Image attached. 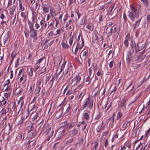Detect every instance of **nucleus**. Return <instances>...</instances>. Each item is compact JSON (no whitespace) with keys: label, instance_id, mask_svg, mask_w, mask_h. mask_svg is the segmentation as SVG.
<instances>
[{"label":"nucleus","instance_id":"1","mask_svg":"<svg viewBox=\"0 0 150 150\" xmlns=\"http://www.w3.org/2000/svg\"><path fill=\"white\" fill-rule=\"evenodd\" d=\"M141 8V5H139L138 8V12L134 7L130 6L131 11H128L127 16L132 21L134 22L135 21V18L137 19L139 17V13H141L142 9Z\"/></svg>","mask_w":150,"mask_h":150},{"label":"nucleus","instance_id":"2","mask_svg":"<svg viewBox=\"0 0 150 150\" xmlns=\"http://www.w3.org/2000/svg\"><path fill=\"white\" fill-rule=\"evenodd\" d=\"M30 30V36L33 39V41H36L38 38L37 30H35L33 28V25L32 22L28 23Z\"/></svg>","mask_w":150,"mask_h":150},{"label":"nucleus","instance_id":"3","mask_svg":"<svg viewBox=\"0 0 150 150\" xmlns=\"http://www.w3.org/2000/svg\"><path fill=\"white\" fill-rule=\"evenodd\" d=\"M93 99H90L89 97L86 98L84 102L83 107L81 108V110L84 109L87 107H88L90 109H92L93 106Z\"/></svg>","mask_w":150,"mask_h":150},{"label":"nucleus","instance_id":"4","mask_svg":"<svg viewBox=\"0 0 150 150\" xmlns=\"http://www.w3.org/2000/svg\"><path fill=\"white\" fill-rule=\"evenodd\" d=\"M130 45L131 46V48H135V50L136 52H137L142 50L143 47H140L139 46L138 44H136L135 42L133 40H131Z\"/></svg>","mask_w":150,"mask_h":150},{"label":"nucleus","instance_id":"5","mask_svg":"<svg viewBox=\"0 0 150 150\" xmlns=\"http://www.w3.org/2000/svg\"><path fill=\"white\" fill-rule=\"evenodd\" d=\"M36 142L35 139H31L28 142H25V144L26 146H28V149H31L35 146Z\"/></svg>","mask_w":150,"mask_h":150},{"label":"nucleus","instance_id":"6","mask_svg":"<svg viewBox=\"0 0 150 150\" xmlns=\"http://www.w3.org/2000/svg\"><path fill=\"white\" fill-rule=\"evenodd\" d=\"M81 35L80 34H79L78 36L77 43V44L79 43V45H80L79 47L80 50H81L83 47L84 44V41L82 37H81Z\"/></svg>","mask_w":150,"mask_h":150},{"label":"nucleus","instance_id":"7","mask_svg":"<svg viewBox=\"0 0 150 150\" xmlns=\"http://www.w3.org/2000/svg\"><path fill=\"white\" fill-rule=\"evenodd\" d=\"M88 55V50L86 49H84L81 52L80 58L82 60H84L87 58Z\"/></svg>","mask_w":150,"mask_h":150},{"label":"nucleus","instance_id":"8","mask_svg":"<svg viewBox=\"0 0 150 150\" xmlns=\"http://www.w3.org/2000/svg\"><path fill=\"white\" fill-rule=\"evenodd\" d=\"M81 79V76L79 75H76L75 77L73 78L72 80V83L73 82H75V84L76 86L80 83V81Z\"/></svg>","mask_w":150,"mask_h":150},{"label":"nucleus","instance_id":"9","mask_svg":"<svg viewBox=\"0 0 150 150\" xmlns=\"http://www.w3.org/2000/svg\"><path fill=\"white\" fill-rule=\"evenodd\" d=\"M130 38V35L129 33L126 36L125 40L124 41V44L125 46L128 47L129 45V41Z\"/></svg>","mask_w":150,"mask_h":150},{"label":"nucleus","instance_id":"10","mask_svg":"<svg viewBox=\"0 0 150 150\" xmlns=\"http://www.w3.org/2000/svg\"><path fill=\"white\" fill-rule=\"evenodd\" d=\"M78 132V130L76 128L68 131V134L69 136L73 137L76 136Z\"/></svg>","mask_w":150,"mask_h":150},{"label":"nucleus","instance_id":"11","mask_svg":"<svg viewBox=\"0 0 150 150\" xmlns=\"http://www.w3.org/2000/svg\"><path fill=\"white\" fill-rule=\"evenodd\" d=\"M127 101V99L124 98L122 99L120 101L119 104L118 105V108H121L123 107H126V103Z\"/></svg>","mask_w":150,"mask_h":150},{"label":"nucleus","instance_id":"12","mask_svg":"<svg viewBox=\"0 0 150 150\" xmlns=\"http://www.w3.org/2000/svg\"><path fill=\"white\" fill-rule=\"evenodd\" d=\"M16 8V5H13L9 9V14L11 16V18L13 15L14 14V12L15 11Z\"/></svg>","mask_w":150,"mask_h":150},{"label":"nucleus","instance_id":"13","mask_svg":"<svg viewBox=\"0 0 150 150\" xmlns=\"http://www.w3.org/2000/svg\"><path fill=\"white\" fill-rule=\"evenodd\" d=\"M7 100L3 96L1 97L0 98V106H2L6 105L7 104Z\"/></svg>","mask_w":150,"mask_h":150},{"label":"nucleus","instance_id":"14","mask_svg":"<svg viewBox=\"0 0 150 150\" xmlns=\"http://www.w3.org/2000/svg\"><path fill=\"white\" fill-rule=\"evenodd\" d=\"M10 37V36L9 34V32H8L3 38V41L4 42V45H5L6 42L8 40Z\"/></svg>","mask_w":150,"mask_h":150},{"label":"nucleus","instance_id":"15","mask_svg":"<svg viewBox=\"0 0 150 150\" xmlns=\"http://www.w3.org/2000/svg\"><path fill=\"white\" fill-rule=\"evenodd\" d=\"M43 127V130H45V128L46 129V131H45L46 135H48V134L51 132V127H50L49 126V125H46V126L45 127H44V126Z\"/></svg>","mask_w":150,"mask_h":150},{"label":"nucleus","instance_id":"16","mask_svg":"<svg viewBox=\"0 0 150 150\" xmlns=\"http://www.w3.org/2000/svg\"><path fill=\"white\" fill-rule=\"evenodd\" d=\"M65 132V130L64 129L62 131L59 132L58 133L57 139H59L62 137L64 135V133Z\"/></svg>","mask_w":150,"mask_h":150},{"label":"nucleus","instance_id":"17","mask_svg":"<svg viewBox=\"0 0 150 150\" xmlns=\"http://www.w3.org/2000/svg\"><path fill=\"white\" fill-rule=\"evenodd\" d=\"M141 19L142 18H141L140 19L136 21L134 23V29H135L136 28H137L139 26Z\"/></svg>","mask_w":150,"mask_h":150},{"label":"nucleus","instance_id":"18","mask_svg":"<svg viewBox=\"0 0 150 150\" xmlns=\"http://www.w3.org/2000/svg\"><path fill=\"white\" fill-rule=\"evenodd\" d=\"M86 28L91 31H92L94 29V26L91 23H89L86 25Z\"/></svg>","mask_w":150,"mask_h":150},{"label":"nucleus","instance_id":"19","mask_svg":"<svg viewBox=\"0 0 150 150\" xmlns=\"http://www.w3.org/2000/svg\"><path fill=\"white\" fill-rule=\"evenodd\" d=\"M29 115V112L27 110L23 113V116L21 117L24 119H26Z\"/></svg>","mask_w":150,"mask_h":150},{"label":"nucleus","instance_id":"20","mask_svg":"<svg viewBox=\"0 0 150 150\" xmlns=\"http://www.w3.org/2000/svg\"><path fill=\"white\" fill-rule=\"evenodd\" d=\"M32 16L31 18L33 21H34L35 18L37 17V12L34 11L33 10L32 11Z\"/></svg>","mask_w":150,"mask_h":150},{"label":"nucleus","instance_id":"21","mask_svg":"<svg viewBox=\"0 0 150 150\" xmlns=\"http://www.w3.org/2000/svg\"><path fill=\"white\" fill-rule=\"evenodd\" d=\"M62 47L65 49H68L69 47V46L67 41L63 42L61 44Z\"/></svg>","mask_w":150,"mask_h":150},{"label":"nucleus","instance_id":"22","mask_svg":"<svg viewBox=\"0 0 150 150\" xmlns=\"http://www.w3.org/2000/svg\"><path fill=\"white\" fill-rule=\"evenodd\" d=\"M21 16L23 18V22H25L27 20V16L26 15L25 13L22 12L21 13Z\"/></svg>","mask_w":150,"mask_h":150},{"label":"nucleus","instance_id":"23","mask_svg":"<svg viewBox=\"0 0 150 150\" xmlns=\"http://www.w3.org/2000/svg\"><path fill=\"white\" fill-rule=\"evenodd\" d=\"M130 123H129V121L125 122V123L123 124L122 128L123 130H125L128 127L130 126Z\"/></svg>","mask_w":150,"mask_h":150},{"label":"nucleus","instance_id":"24","mask_svg":"<svg viewBox=\"0 0 150 150\" xmlns=\"http://www.w3.org/2000/svg\"><path fill=\"white\" fill-rule=\"evenodd\" d=\"M112 33H113L112 28L108 27L106 30V33L108 35L110 34V35Z\"/></svg>","mask_w":150,"mask_h":150},{"label":"nucleus","instance_id":"25","mask_svg":"<svg viewBox=\"0 0 150 150\" xmlns=\"http://www.w3.org/2000/svg\"><path fill=\"white\" fill-rule=\"evenodd\" d=\"M75 123L73 122L69 123L67 129L68 130H71L72 128L75 126Z\"/></svg>","mask_w":150,"mask_h":150},{"label":"nucleus","instance_id":"26","mask_svg":"<svg viewBox=\"0 0 150 150\" xmlns=\"http://www.w3.org/2000/svg\"><path fill=\"white\" fill-rule=\"evenodd\" d=\"M87 125L85 121H83L81 122V126L82 127V131H83L85 129Z\"/></svg>","mask_w":150,"mask_h":150},{"label":"nucleus","instance_id":"27","mask_svg":"<svg viewBox=\"0 0 150 150\" xmlns=\"http://www.w3.org/2000/svg\"><path fill=\"white\" fill-rule=\"evenodd\" d=\"M86 91L85 92L83 91L81 92V93L79 94V96H78V98L79 99H80V100L81 101L84 95L85 94Z\"/></svg>","mask_w":150,"mask_h":150},{"label":"nucleus","instance_id":"28","mask_svg":"<svg viewBox=\"0 0 150 150\" xmlns=\"http://www.w3.org/2000/svg\"><path fill=\"white\" fill-rule=\"evenodd\" d=\"M45 22H46L45 18H42L40 22V25L41 26V29H42V30L43 28Z\"/></svg>","mask_w":150,"mask_h":150},{"label":"nucleus","instance_id":"29","mask_svg":"<svg viewBox=\"0 0 150 150\" xmlns=\"http://www.w3.org/2000/svg\"><path fill=\"white\" fill-rule=\"evenodd\" d=\"M73 140L74 138H72L68 140H66L64 141V143L65 144L67 145H68L69 144L72 143L73 142Z\"/></svg>","mask_w":150,"mask_h":150},{"label":"nucleus","instance_id":"30","mask_svg":"<svg viewBox=\"0 0 150 150\" xmlns=\"http://www.w3.org/2000/svg\"><path fill=\"white\" fill-rule=\"evenodd\" d=\"M134 49L133 48H130L127 52V56H131L132 54L134 52Z\"/></svg>","mask_w":150,"mask_h":150},{"label":"nucleus","instance_id":"31","mask_svg":"<svg viewBox=\"0 0 150 150\" xmlns=\"http://www.w3.org/2000/svg\"><path fill=\"white\" fill-rule=\"evenodd\" d=\"M50 14L52 17H54L56 16V13L54 9L50 8Z\"/></svg>","mask_w":150,"mask_h":150},{"label":"nucleus","instance_id":"32","mask_svg":"<svg viewBox=\"0 0 150 150\" xmlns=\"http://www.w3.org/2000/svg\"><path fill=\"white\" fill-rule=\"evenodd\" d=\"M19 10L23 11L25 10V8L22 5V3L21 1H19Z\"/></svg>","mask_w":150,"mask_h":150},{"label":"nucleus","instance_id":"33","mask_svg":"<svg viewBox=\"0 0 150 150\" xmlns=\"http://www.w3.org/2000/svg\"><path fill=\"white\" fill-rule=\"evenodd\" d=\"M142 1L144 4V6L145 7H147L148 6L149 1V0H140Z\"/></svg>","mask_w":150,"mask_h":150},{"label":"nucleus","instance_id":"34","mask_svg":"<svg viewBox=\"0 0 150 150\" xmlns=\"http://www.w3.org/2000/svg\"><path fill=\"white\" fill-rule=\"evenodd\" d=\"M85 17H83L80 20L79 22V24L81 25H83L86 21Z\"/></svg>","mask_w":150,"mask_h":150},{"label":"nucleus","instance_id":"35","mask_svg":"<svg viewBox=\"0 0 150 150\" xmlns=\"http://www.w3.org/2000/svg\"><path fill=\"white\" fill-rule=\"evenodd\" d=\"M74 38V35H72V36L71 35L70 38L69 39V42L70 45L71 46L72 44L73 40Z\"/></svg>","mask_w":150,"mask_h":150},{"label":"nucleus","instance_id":"36","mask_svg":"<svg viewBox=\"0 0 150 150\" xmlns=\"http://www.w3.org/2000/svg\"><path fill=\"white\" fill-rule=\"evenodd\" d=\"M123 18L124 19V21L125 23H126L127 21L129 22V21L128 20L127 17V16L125 12L123 14Z\"/></svg>","mask_w":150,"mask_h":150},{"label":"nucleus","instance_id":"37","mask_svg":"<svg viewBox=\"0 0 150 150\" xmlns=\"http://www.w3.org/2000/svg\"><path fill=\"white\" fill-rule=\"evenodd\" d=\"M145 55L140 54L138 56V58L139 60L142 61L145 58Z\"/></svg>","mask_w":150,"mask_h":150},{"label":"nucleus","instance_id":"38","mask_svg":"<svg viewBox=\"0 0 150 150\" xmlns=\"http://www.w3.org/2000/svg\"><path fill=\"white\" fill-rule=\"evenodd\" d=\"M28 134L30 137H33L35 136V133L34 132H32L30 131L29 130L28 131Z\"/></svg>","mask_w":150,"mask_h":150},{"label":"nucleus","instance_id":"39","mask_svg":"<svg viewBox=\"0 0 150 150\" xmlns=\"http://www.w3.org/2000/svg\"><path fill=\"white\" fill-rule=\"evenodd\" d=\"M119 134L118 133H116L114 135L111 140V141L112 142H113L116 139H117Z\"/></svg>","mask_w":150,"mask_h":150},{"label":"nucleus","instance_id":"40","mask_svg":"<svg viewBox=\"0 0 150 150\" xmlns=\"http://www.w3.org/2000/svg\"><path fill=\"white\" fill-rule=\"evenodd\" d=\"M79 108V106H77L76 107L74 106L72 108V111L73 113H76L77 109Z\"/></svg>","mask_w":150,"mask_h":150},{"label":"nucleus","instance_id":"41","mask_svg":"<svg viewBox=\"0 0 150 150\" xmlns=\"http://www.w3.org/2000/svg\"><path fill=\"white\" fill-rule=\"evenodd\" d=\"M78 44H79V43L77 44V45H76V47L74 53L76 55L77 53L78 52V51L79 49V47H80V45H79Z\"/></svg>","mask_w":150,"mask_h":150},{"label":"nucleus","instance_id":"42","mask_svg":"<svg viewBox=\"0 0 150 150\" xmlns=\"http://www.w3.org/2000/svg\"><path fill=\"white\" fill-rule=\"evenodd\" d=\"M90 76H88L87 78H86L85 79L84 78L83 80L84 81L86 82H90L91 81V79L90 78Z\"/></svg>","mask_w":150,"mask_h":150},{"label":"nucleus","instance_id":"43","mask_svg":"<svg viewBox=\"0 0 150 150\" xmlns=\"http://www.w3.org/2000/svg\"><path fill=\"white\" fill-rule=\"evenodd\" d=\"M28 130L30 131L34 132L35 129L34 127L32 125H30L28 127Z\"/></svg>","mask_w":150,"mask_h":150},{"label":"nucleus","instance_id":"44","mask_svg":"<svg viewBox=\"0 0 150 150\" xmlns=\"http://www.w3.org/2000/svg\"><path fill=\"white\" fill-rule=\"evenodd\" d=\"M146 20L147 22V23H149L150 21V13L149 14H147L146 15Z\"/></svg>","mask_w":150,"mask_h":150},{"label":"nucleus","instance_id":"45","mask_svg":"<svg viewBox=\"0 0 150 150\" xmlns=\"http://www.w3.org/2000/svg\"><path fill=\"white\" fill-rule=\"evenodd\" d=\"M74 89H71V90H69L67 92L66 94L67 95L69 94V95H71L73 93H74Z\"/></svg>","mask_w":150,"mask_h":150},{"label":"nucleus","instance_id":"46","mask_svg":"<svg viewBox=\"0 0 150 150\" xmlns=\"http://www.w3.org/2000/svg\"><path fill=\"white\" fill-rule=\"evenodd\" d=\"M0 125L1 126H2V128H3V129H4L6 128V123L5 122L2 121L1 122Z\"/></svg>","mask_w":150,"mask_h":150},{"label":"nucleus","instance_id":"47","mask_svg":"<svg viewBox=\"0 0 150 150\" xmlns=\"http://www.w3.org/2000/svg\"><path fill=\"white\" fill-rule=\"evenodd\" d=\"M83 116L84 118L86 120H88L89 119V116L87 112H85L84 113Z\"/></svg>","mask_w":150,"mask_h":150},{"label":"nucleus","instance_id":"48","mask_svg":"<svg viewBox=\"0 0 150 150\" xmlns=\"http://www.w3.org/2000/svg\"><path fill=\"white\" fill-rule=\"evenodd\" d=\"M122 113L121 112H119L117 115V119H118L122 116Z\"/></svg>","mask_w":150,"mask_h":150},{"label":"nucleus","instance_id":"49","mask_svg":"<svg viewBox=\"0 0 150 150\" xmlns=\"http://www.w3.org/2000/svg\"><path fill=\"white\" fill-rule=\"evenodd\" d=\"M10 94L6 93H4V96L5 97V98L8 100V97H10Z\"/></svg>","mask_w":150,"mask_h":150},{"label":"nucleus","instance_id":"50","mask_svg":"<svg viewBox=\"0 0 150 150\" xmlns=\"http://www.w3.org/2000/svg\"><path fill=\"white\" fill-rule=\"evenodd\" d=\"M112 118L111 117H110L106 121L105 123L106 124L109 123L110 125L111 123V122L112 121Z\"/></svg>","mask_w":150,"mask_h":150},{"label":"nucleus","instance_id":"51","mask_svg":"<svg viewBox=\"0 0 150 150\" xmlns=\"http://www.w3.org/2000/svg\"><path fill=\"white\" fill-rule=\"evenodd\" d=\"M33 68H31L30 69V70L28 72V74L30 76H32L33 75Z\"/></svg>","mask_w":150,"mask_h":150},{"label":"nucleus","instance_id":"52","mask_svg":"<svg viewBox=\"0 0 150 150\" xmlns=\"http://www.w3.org/2000/svg\"><path fill=\"white\" fill-rule=\"evenodd\" d=\"M126 60L127 63L129 64L130 63L131 61V56H127L126 57Z\"/></svg>","mask_w":150,"mask_h":150},{"label":"nucleus","instance_id":"53","mask_svg":"<svg viewBox=\"0 0 150 150\" xmlns=\"http://www.w3.org/2000/svg\"><path fill=\"white\" fill-rule=\"evenodd\" d=\"M72 105L69 104L68 107L66 109V112H68L72 108Z\"/></svg>","mask_w":150,"mask_h":150},{"label":"nucleus","instance_id":"54","mask_svg":"<svg viewBox=\"0 0 150 150\" xmlns=\"http://www.w3.org/2000/svg\"><path fill=\"white\" fill-rule=\"evenodd\" d=\"M44 59H45V58L43 57L40 58L39 59L37 60L36 61V64H38L41 63L42 62L43 60Z\"/></svg>","mask_w":150,"mask_h":150},{"label":"nucleus","instance_id":"55","mask_svg":"<svg viewBox=\"0 0 150 150\" xmlns=\"http://www.w3.org/2000/svg\"><path fill=\"white\" fill-rule=\"evenodd\" d=\"M98 142H97L92 148V150H96L98 145Z\"/></svg>","mask_w":150,"mask_h":150},{"label":"nucleus","instance_id":"56","mask_svg":"<svg viewBox=\"0 0 150 150\" xmlns=\"http://www.w3.org/2000/svg\"><path fill=\"white\" fill-rule=\"evenodd\" d=\"M100 117L101 115L100 114H98L96 116V117L95 119V120H97L96 121V122H97L98 121V120L100 118Z\"/></svg>","mask_w":150,"mask_h":150},{"label":"nucleus","instance_id":"57","mask_svg":"<svg viewBox=\"0 0 150 150\" xmlns=\"http://www.w3.org/2000/svg\"><path fill=\"white\" fill-rule=\"evenodd\" d=\"M69 123L67 122H65L64 123H63L62 126L64 127L65 128H66L67 129V127H68Z\"/></svg>","mask_w":150,"mask_h":150},{"label":"nucleus","instance_id":"58","mask_svg":"<svg viewBox=\"0 0 150 150\" xmlns=\"http://www.w3.org/2000/svg\"><path fill=\"white\" fill-rule=\"evenodd\" d=\"M104 144L105 148H106L108 145V139H106L105 140V142H104Z\"/></svg>","mask_w":150,"mask_h":150},{"label":"nucleus","instance_id":"59","mask_svg":"<svg viewBox=\"0 0 150 150\" xmlns=\"http://www.w3.org/2000/svg\"><path fill=\"white\" fill-rule=\"evenodd\" d=\"M43 10L45 13H47L49 12V8L47 7H45L43 8Z\"/></svg>","mask_w":150,"mask_h":150},{"label":"nucleus","instance_id":"60","mask_svg":"<svg viewBox=\"0 0 150 150\" xmlns=\"http://www.w3.org/2000/svg\"><path fill=\"white\" fill-rule=\"evenodd\" d=\"M24 76V75L23 74H22V75H21V76H20V79H19V83H21V82L23 80V77Z\"/></svg>","mask_w":150,"mask_h":150},{"label":"nucleus","instance_id":"61","mask_svg":"<svg viewBox=\"0 0 150 150\" xmlns=\"http://www.w3.org/2000/svg\"><path fill=\"white\" fill-rule=\"evenodd\" d=\"M38 114L36 113L34 115L33 118H32V121H34L35 119H36L38 117Z\"/></svg>","mask_w":150,"mask_h":150},{"label":"nucleus","instance_id":"62","mask_svg":"<svg viewBox=\"0 0 150 150\" xmlns=\"http://www.w3.org/2000/svg\"><path fill=\"white\" fill-rule=\"evenodd\" d=\"M105 7L104 5L100 6L98 7V9L99 11H101L103 10Z\"/></svg>","mask_w":150,"mask_h":150},{"label":"nucleus","instance_id":"63","mask_svg":"<svg viewBox=\"0 0 150 150\" xmlns=\"http://www.w3.org/2000/svg\"><path fill=\"white\" fill-rule=\"evenodd\" d=\"M24 120L25 119H24L23 118H22V117H21V119L18 122V125H20L22 124L23 123Z\"/></svg>","mask_w":150,"mask_h":150},{"label":"nucleus","instance_id":"64","mask_svg":"<svg viewBox=\"0 0 150 150\" xmlns=\"http://www.w3.org/2000/svg\"><path fill=\"white\" fill-rule=\"evenodd\" d=\"M77 0H69L68 1L69 5H71L73 3L76 2Z\"/></svg>","mask_w":150,"mask_h":150}]
</instances>
